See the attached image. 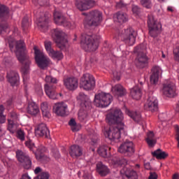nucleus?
<instances>
[{
	"label": "nucleus",
	"instance_id": "obj_15",
	"mask_svg": "<svg viewBox=\"0 0 179 179\" xmlns=\"http://www.w3.org/2000/svg\"><path fill=\"white\" fill-rule=\"evenodd\" d=\"M145 110L155 113L159 110V103L156 97L150 96L147 100V103L144 105Z\"/></svg>",
	"mask_w": 179,
	"mask_h": 179
},
{
	"label": "nucleus",
	"instance_id": "obj_5",
	"mask_svg": "<svg viewBox=\"0 0 179 179\" xmlns=\"http://www.w3.org/2000/svg\"><path fill=\"white\" fill-rule=\"evenodd\" d=\"M145 51H146V45L143 43L134 48V52L137 54L136 65L138 68H145L148 64V56L145 54Z\"/></svg>",
	"mask_w": 179,
	"mask_h": 179
},
{
	"label": "nucleus",
	"instance_id": "obj_1",
	"mask_svg": "<svg viewBox=\"0 0 179 179\" xmlns=\"http://www.w3.org/2000/svg\"><path fill=\"white\" fill-rule=\"evenodd\" d=\"M15 52L18 61L24 64L21 68L22 75H27L30 71L31 62L29 59V56L27 55L24 41L20 40L16 42Z\"/></svg>",
	"mask_w": 179,
	"mask_h": 179
},
{
	"label": "nucleus",
	"instance_id": "obj_41",
	"mask_svg": "<svg viewBox=\"0 0 179 179\" xmlns=\"http://www.w3.org/2000/svg\"><path fill=\"white\" fill-rule=\"evenodd\" d=\"M127 178L138 179V173L134 170H129L124 172Z\"/></svg>",
	"mask_w": 179,
	"mask_h": 179
},
{
	"label": "nucleus",
	"instance_id": "obj_27",
	"mask_svg": "<svg viewBox=\"0 0 179 179\" xmlns=\"http://www.w3.org/2000/svg\"><path fill=\"white\" fill-rule=\"evenodd\" d=\"M28 114L36 116L40 113V108L34 102H29L27 108Z\"/></svg>",
	"mask_w": 179,
	"mask_h": 179
},
{
	"label": "nucleus",
	"instance_id": "obj_7",
	"mask_svg": "<svg viewBox=\"0 0 179 179\" xmlns=\"http://www.w3.org/2000/svg\"><path fill=\"white\" fill-rule=\"evenodd\" d=\"M147 23L150 36L154 38L157 37L162 30V24L157 22L153 14H148Z\"/></svg>",
	"mask_w": 179,
	"mask_h": 179
},
{
	"label": "nucleus",
	"instance_id": "obj_53",
	"mask_svg": "<svg viewBox=\"0 0 179 179\" xmlns=\"http://www.w3.org/2000/svg\"><path fill=\"white\" fill-rule=\"evenodd\" d=\"M173 59L179 62V45L173 50Z\"/></svg>",
	"mask_w": 179,
	"mask_h": 179
},
{
	"label": "nucleus",
	"instance_id": "obj_8",
	"mask_svg": "<svg viewBox=\"0 0 179 179\" xmlns=\"http://www.w3.org/2000/svg\"><path fill=\"white\" fill-rule=\"evenodd\" d=\"M113 101V96L110 93L100 92L95 94L94 103L96 107H108L109 104H111Z\"/></svg>",
	"mask_w": 179,
	"mask_h": 179
},
{
	"label": "nucleus",
	"instance_id": "obj_59",
	"mask_svg": "<svg viewBox=\"0 0 179 179\" xmlns=\"http://www.w3.org/2000/svg\"><path fill=\"white\" fill-rule=\"evenodd\" d=\"M6 41H8L10 49L12 50L15 45V40L13 38H6Z\"/></svg>",
	"mask_w": 179,
	"mask_h": 179
},
{
	"label": "nucleus",
	"instance_id": "obj_29",
	"mask_svg": "<svg viewBox=\"0 0 179 179\" xmlns=\"http://www.w3.org/2000/svg\"><path fill=\"white\" fill-rule=\"evenodd\" d=\"M130 95L134 100H141L142 90L138 86H135L130 90Z\"/></svg>",
	"mask_w": 179,
	"mask_h": 179
},
{
	"label": "nucleus",
	"instance_id": "obj_52",
	"mask_svg": "<svg viewBox=\"0 0 179 179\" xmlns=\"http://www.w3.org/2000/svg\"><path fill=\"white\" fill-rule=\"evenodd\" d=\"M69 124L70 125V127H71V131H73V132H76L78 131V129H76V121H75V119H71L69 122Z\"/></svg>",
	"mask_w": 179,
	"mask_h": 179
},
{
	"label": "nucleus",
	"instance_id": "obj_25",
	"mask_svg": "<svg viewBox=\"0 0 179 179\" xmlns=\"http://www.w3.org/2000/svg\"><path fill=\"white\" fill-rule=\"evenodd\" d=\"M69 155L71 157H80L83 155L82 147L76 145H71L69 150Z\"/></svg>",
	"mask_w": 179,
	"mask_h": 179
},
{
	"label": "nucleus",
	"instance_id": "obj_26",
	"mask_svg": "<svg viewBox=\"0 0 179 179\" xmlns=\"http://www.w3.org/2000/svg\"><path fill=\"white\" fill-rule=\"evenodd\" d=\"M112 92L115 96H117V97H122L127 94V90H125V88H124V87L120 84H117L113 87Z\"/></svg>",
	"mask_w": 179,
	"mask_h": 179
},
{
	"label": "nucleus",
	"instance_id": "obj_14",
	"mask_svg": "<svg viewBox=\"0 0 179 179\" xmlns=\"http://www.w3.org/2000/svg\"><path fill=\"white\" fill-rule=\"evenodd\" d=\"M118 152L120 153H124V155H134L135 153L134 143L128 141L124 142L120 145Z\"/></svg>",
	"mask_w": 179,
	"mask_h": 179
},
{
	"label": "nucleus",
	"instance_id": "obj_56",
	"mask_svg": "<svg viewBox=\"0 0 179 179\" xmlns=\"http://www.w3.org/2000/svg\"><path fill=\"white\" fill-rule=\"evenodd\" d=\"M146 142L150 148H153L156 145L157 141L156 138L154 139H146Z\"/></svg>",
	"mask_w": 179,
	"mask_h": 179
},
{
	"label": "nucleus",
	"instance_id": "obj_49",
	"mask_svg": "<svg viewBox=\"0 0 179 179\" xmlns=\"http://www.w3.org/2000/svg\"><path fill=\"white\" fill-rule=\"evenodd\" d=\"M29 26H30V22H29V17H24L22 22V27L23 30H26V29H29Z\"/></svg>",
	"mask_w": 179,
	"mask_h": 179
},
{
	"label": "nucleus",
	"instance_id": "obj_17",
	"mask_svg": "<svg viewBox=\"0 0 179 179\" xmlns=\"http://www.w3.org/2000/svg\"><path fill=\"white\" fill-rule=\"evenodd\" d=\"M64 85L68 90H76L79 86V80L76 77H68L64 79Z\"/></svg>",
	"mask_w": 179,
	"mask_h": 179
},
{
	"label": "nucleus",
	"instance_id": "obj_39",
	"mask_svg": "<svg viewBox=\"0 0 179 179\" xmlns=\"http://www.w3.org/2000/svg\"><path fill=\"white\" fill-rule=\"evenodd\" d=\"M10 29L8 23L1 22H0V34H5V33H9Z\"/></svg>",
	"mask_w": 179,
	"mask_h": 179
},
{
	"label": "nucleus",
	"instance_id": "obj_44",
	"mask_svg": "<svg viewBox=\"0 0 179 179\" xmlns=\"http://www.w3.org/2000/svg\"><path fill=\"white\" fill-rule=\"evenodd\" d=\"M25 146L31 150V152H33L34 153V149H36V145H34L33 141L31 139H29L28 141H26L25 143Z\"/></svg>",
	"mask_w": 179,
	"mask_h": 179
},
{
	"label": "nucleus",
	"instance_id": "obj_43",
	"mask_svg": "<svg viewBox=\"0 0 179 179\" xmlns=\"http://www.w3.org/2000/svg\"><path fill=\"white\" fill-rule=\"evenodd\" d=\"M3 111H5L3 105H0V124H5L6 122V116L4 115Z\"/></svg>",
	"mask_w": 179,
	"mask_h": 179
},
{
	"label": "nucleus",
	"instance_id": "obj_6",
	"mask_svg": "<svg viewBox=\"0 0 179 179\" xmlns=\"http://www.w3.org/2000/svg\"><path fill=\"white\" fill-rule=\"evenodd\" d=\"M103 21V13L98 10H94L89 13V15L84 20L85 26H99L100 23Z\"/></svg>",
	"mask_w": 179,
	"mask_h": 179
},
{
	"label": "nucleus",
	"instance_id": "obj_33",
	"mask_svg": "<svg viewBox=\"0 0 179 179\" xmlns=\"http://www.w3.org/2000/svg\"><path fill=\"white\" fill-rule=\"evenodd\" d=\"M65 16L64 14L59 11H55L54 13V20L56 24L61 26L62 23H64V20H65Z\"/></svg>",
	"mask_w": 179,
	"mask_h": 179
},
{
	"label": "nucleus",
	"instance_id": "obj_38",
	"mask_svg": "<svg viewBox=\"0 0 179 179\" xmlns=\"http://www.w3.org/2000/svg\"><path fill=\"white\" fill-rule=\"evenodd\" d=\"M17 127L16 124H15V122L10 119H8V131H9L11 134H15Z\"/></svg>",
	"mask_w": 179,
	"mask_h": 179
},
{
	"label": "nucleus",
	"instance_id": "obj_54",
	"mask_svg": "<svg viewBox=\"0 0 179 179\" xmlns=\"http://www.w3.org/2000/svg\"><path fill=\"white\" fill-rule=\"evenodd\" d=\"M87 8V9H92V8H94L96 6V1L93 0H86Z\"/></svg>",
	"mask_w": 179,
	"mask_h": 179
},
{
	"label": "nucleus",
	"instance_id": "obj_19",
	"mask_svg": "<svg viewBox=\"0 0 179 179\" xmlns=\"http://www.w3.org/2000/svg\"><path fill=\"white\" fill-rule=\"evenodd\" d=\"M35 134L36 136H41V138H50V130L47 127V124L44 123L39 124L35 129Z\"/></svg>",
	"mask_w": 179,
	"mask_h": 179
},
{
	"label": "nucleus",
	"instance_id": "obj_31",
	"mask_svg": "<svg viewBox=\"0 0 179 179\" xmlns=\"http://www.w3.org/2000/svg\"><path fill=\"white\" fill-rule=\"evenodd\" d=\"M152 155L153 157H156V159H157L158 160H163L164 159H166V157H169V154L162 150V149L160 148L152 152Z\"/></svg>",
	"mask_w": 179,
	"mask_h": 179
},
{
	"label": "nucleus",
	"instance_id": "obj_58",
	"mask_svg": "<svg viewBox=\"0 0 179 179\" xmlns=\"http://www.w3.org/2000/svg\"><path fill=\"white\" fill-rule=\"evenodd\" d=\"M41 111H47L50 110V107H48V103L43 102L41 105Z\"/></svg>",
	"mask_w": 179,
	"mask_h": 179
},
{
	"label": "nucleus",
	"instance_id": "obj_13",
	"mask_svg": "<svg viewBox=\"0 0 179 179\" xmlns=\"http://www.w3.org/2000/svg\"><path fill=\"white\" fill-rule=\"evenodd\" d=\"M16 157L25 170H30L31 169V159H30L29 155L22 150H17L16 152Z\"/></svg>",
	"mask_w": 179,
	"mask_h": 179
},
{
	"label": "nucleus",
	"instance_id": "obj_3",
	"mask_svg": "<svg viewBox=\"0 0 179 179\" xmlns=\"http://www.w3.org/2000/svg\"><path fill=\"white\" fill-rule=\"evenodd\" d=\"M124 132H125L124 124H114L108 129L105 130L103 134L106 138H108L110 141L118 142V139L121 138V134H124Z\"/></svg>",
	"mask_w": 179,
	"mask_h": 179
},
{
	"label": "nucleus",
	"instance_id": "obj_36",
	"mask_svg": "<svg viewBox=\"0 0 179 179\" xmlns=\"http://www.w3.org/2000/svg\"><path fill=\"white\" fill-rule=\"evenodd\" d=\"M49 56L53 58V59H57L58 61H61L64 58V55L61 52L54 50L49 53Z\"/></svg>",
	"mask_w": 179,
	"mask_h": 179
},
{
	"label": "nucleus",
	"instance_id": "obj_12",
	"mask_svg": "<svg viewBox=\"0 0 179 179\" xmlns=\"http://www.w3.org/2000/svg\"><path fill=\"white\" fill-rule=\"evenodd\" d=\"M122 38L127 45H134L136 41V32L135 29L131 27L124 29Z\"/></svg>",
	"mask_w": 179,
	"mask_h": 179
},
{
	"label": "nucleus",
	"instance_id": "obj_35",
	"mask_svg": "<svg viewBox=\"0 0 179 179\" xmlns=\"http://www.w3.org/2000/svg\"><path fill=\"white\" fill-rule=\"evenodd\" d=\"M126 114L129 115L130 118H132V120H134V121H135L136 122H139V121H141V114L136 112L131 111L129 109H126Z\"/></svg>",
	"mask_w": 179,
	"mask_h": 179
},
{
	"label": "nucleus",
	"instance_id": "obj_11",
	"mask_svg": "<svg viewBox=\"0 0 179 179\" xmlns=\"http://www.w3.org/2000/svg\"><path fill=\"white\" fill-rule=\"evenodd\" d=\"M80 85L84 90H93L96 86V80L90 73H85L81 78Z\"/></svg>",
	"mask_w": 179,
	"mask_h": 179
},
{
	"label": "nucleus",
	"instance_id": "obj_2",
	"mask_svg": "<svg viewBox=\"0 0 179 179\" xmlns=\"http://www.w3.org/2000/svg\"><path fill=\"white\" fill-rule=\"evenodd\" d=\"M99 43L100 38L97 35L83 34L81 36V45L85 51H96Z\"/></svg>",
	"mask_w": 179,
	"mask_h": 179
},
{
	"label": "nucleus",
	"instance_id": "obj_21",
	"mask_svg": "<svg viewBox=\"0 0 179 179\" xmlns=\"http://www.w3.org/2000/svg\"><path fill=\"white\" fill-rule=\"evenodd\" d=\"M162 91L166 97H174L177 95V93H176V85L174 83L164 84Z\"/></svg>",
	"mask_w": 179,
	"mask_h": 179
},
{
	"label": "nucleus",
	"instance_id": "obj_63",
	"mask_svg": "<svg viewBox=\"0 0 179 179\" xmlns=\"http://www.w3.org/2000/svg\"><path fill=\"white\" fill-rule=\"evenodd\" d=\"M147 138L146 139H155V134L153 131H150L148 135H147Z\"/></svg>",
	"mask_w": 179,
	"mask_h": 179
},
{
	"label": "nucleus",
	"instance_id": "obj_10",
	"mask_svg": "<svg viewBox=\"0 0 179 179\" xmlns=\"http://www.w3.org/2000/svg\"><path fill=\"white\" fill-rule=\"evenodd\" d=\"M34 51L35 54V61L38 66H39L41 69L47 68L51 62L50 58L45 56V55H44L43 52L40 51V50L37 49L36 46L34 47Z\"/></svg>",
	"mask_w": 179,
	"mask_h": 179
},
{
	"label": "nucleus",
	"instance_id": "obj_32",
	"mask_svg": "<svg viewBox=\"0 0 179 179\" xmlns=\"http://www.w3.org/2000/svg\"><path fill=\"white\" fill-rule=\"evenodd\" d=\"M110 149L111 148L107 145H101L98 149V153L102 157H110Z\"/></svg>",
	"mask_w": 179,
	"mask_h": 179
},
{
	"label": "nucleus",
	"instance_id": "obj_30",
	"mask_svg": "<svg viewBox=\"0 0 179 179\" xmlns=\"http://www.w3.org/2000/svg\"><path fill=\"white\" fill-rule=\"evenodd\" d=\"M47 152V148L44 147V145H41L36 149V152L34 151V153L36 156L37 160H43L45 158L44 153Z\"/></svg>",
	"mask_w": 179,
	"mask_h": 179
},
{
	"label": "nucleus",
	"instance_id": "obj_23",
	"mask_svg": "<svg viewBox=\"0 0 179 179\" xmlns=\"http://www.w3.org/2000/svg\"><path fill=\"white\" fill-rule=\"evenodd\" d=\"M7 79L11 86H17V85H19V82L20 81L19 73L13 71H10V72L7 73Z\"/></svg>",
	"mask_w": 179,
	"mask_h": 179
},
{
	"label": "nucleus",
	"instance_id": "obj_4",
	"mask_svg": "<svg viewBox=\"0 0 179 179\" xmlns=\"http://www.w3.org/2000/svg\"><path fill=\"white\" fill-rule=\"evenodd\" d=\"M52 37L59 50H65L68 45V36L59 29L51 30Z\"/></svg>",
	"mask_w": 179,
	"mask_h": 179
},
{
	"label": "nucleus",
	"instance_id": "obj_50",
	"mask_svg": "<svg viewBox=\"0 0 179 179\" xmlns=\"http://www.w3.org/2000/svg\"><path fill=\"white\" fill-rule=\"evenodd\" d=\"M17 139H20V141H22V142H23V141H24L25 139V133L24 131L22 130V129H19L17 131Z\"/></svg>",
	"mask_w": 179,
	"mask_h": 179
},
{
	"label": "nucleus",
	"instance_id": "obj_37",
	"mask_svg": "<svg viewBox=\"0 0 179 179\" xmlns=\"http://www.w3.org/2000/svg\"><path fill=\"white\" fill-rule=\"evenodd\" d=\"M38 25L42 29H47L48 27V17L43 16L38 20Z\"/></svg>",
	"mask_w": 179,
	"mask_h": 179
},
{
	"label": "nucleus",
	"instance_id": "obj_61",
	"mask_svg": "<svg viewBox=\"0 0 179 179\" xmlns=\"http://www.w3.org/2000/svg\"><path fill=\"white\" fill-rule=\"evenodd\" d=\"M42 114L43 117H45V118H50V117H51V114L50 113V110L42 111Z\"/></svg>",
	"mask_w": 179,
	"mask_h": 179
},
{
	"label": "nucleus",
	"instance_id": "obj_46",
	"mask_svg": "<svg viewBox=\"0 0 179 179\" xmlns=\"http://www.w3.org/2000/svg\"><path fill=\"white\" fill-rule=\"evenodd\" d=\"M9 118L8 120H11L13 122L19 121V115L16 111L13 110L9 113Z\"/></svg>",
	"mask_w": 179,
	"mask_h": 179
},
{
	"label": "nucleus",
	"instance_id": "obj_62",
	"mask_svg": "<svg viewBox=\"0 0 179 179\" xmlns=\"http://www.w3.org/2000/svg\"><path fill=\"white\" fill-rule=\"evenodd\" d=\"M176 139L178 141V148H179V127H178V126H176Z\"/></svg>",
	"mask_w": 179,
	"mask_h": 179
},
{
	"label": "nucleus",
	"instance_id": "obj_47",
	"mask_svg": "<svg viewBox=\"0 0 179 179\" xmlns=\"http://www.w3.org/2000/svg\"><path fill=\"white\" fill-rule=\"evenodd\" d=\"M140 3L143 8H146L147 9H150V8H152L151 0H141Z\"/></svg>",
	"mask_w": 179,
	"mask_h": 179
},
{
	"label": "nucleus",
	"instance_id": "obj_9",
	"mask_svg": "<svg viewBox=\"0 0 179 179\" xmlns=\"http://www.w3.org/2000/svg\"><path fill=\"white\" fill-rule=\"evenodd\" d=\"M124 115L121 109L115 108L113 111L106 115V122L109 125H114V124H124Z\"/></svg>",
	"mask_w": 179,
	"mask_h": 179
},
{
	"label": "nucleus",
	"instance_id": "obj_60",
	"mask_svg": "<svg viewBox=\"0 0 179 179\" xmlns=\"http://www.w3.org/2000/svg\"><path fill=\"white\" fill-rule=\"evenodd\" d=\"M157 173L156 172H150L148 179H157Z\"/></svg>",
	"mask_w": 179,
	"mask_h": 179
},
{
	"label": "nucleus",
	"instance_id": "obj_28",
	"mask_svg": "<svg viewBox=\"0 0 179 179\" xmlns=\"http://www.w3.org/2000/svg\"><path fill=\"white\" fill-rule=\"evenodd\" d=\"M96 171L101 177H106V176L110 173V169H108V167L103 164L101 162H99L96 164Z\"/></svg>",
	"mask_w": 179,
	"mask_h": 179
},
{
	"label": "nucleus",
	"instance_id": "obj_16",
	"mask_svg": "<svg viewBox=\"0 0 179 179\" xmlns=\"http://www.w3.org/2000/svg\"><path fill=\"white\" fill-rule=\"evenodd\" d=\"M77 100L80 101V106L84 111H88L92 108V103L89 101V97L83 92H80L77 96Z\"/></svg>",
	"mask_w": 179,
	"mask_h": 179
},
{
	"label": "nucleus",
	"instance_id": "obj_57",
	"mask_svg": "<svg viewBox=\"0 0 179 179\" xmlns=\"http://www.w3.org/2000/svg\"><path fill=\"white\" fill-rule=\"evenodd\" d=\"M132 12L135 15H139L141 13V8L136 5L132 6Z\"/></svg>",
	"mask_w": 179,
	"mask_h": 179
},
{
	"label": "nucleus",
	"instance_id": "obj_42",
	"mask_svg": "<svg viewBox=\"0 0 179 179\" xmlns=\"http://www.w3.org/2000/svg\"><path fill=\"white\" fill-rule=\"evenodd\" d=\"M60 26H64V27H66L67 29H75V27H76L75 22H71L68 21L66 18H64V20Z\"/></svg>",
	"mask_w": 179,
	"mask_h": 179
},
{
	"label": "nucleus",
	"instance_id": "obj_45",
	"mask_svg": "<svg viewBox=\"0 0 179 179\" xmlns=\"http://www.w3.org/2000/svg\"><path fill=\"white\" fill-rule=\"evenodd\" d=\"M45 82H46V84L48 85H56V83H58V80H57V78L50 76H46L45 78Z\"/></svg>",
	"mask_w": 179,
	"mask_h": 179
},
{
	"label": "nucleus",
	"instance_id": "obj_48",
	"mask_svg": "<svg viewBox=\"0 0 179 179\" xmlns=\"http://www.w3.org/2000/svg\"><path fill=\"white\" fill-rule=\"evenodd\" d=\"M52 43L51 41H45V48L49 55L52 52V51L54 50V49H52Z\"/></svg>",
	"mask_w": 179,
	"mask_h": 179
},
{
	"label": "nucleus",
	"instance_id": "obj_64",
	"mask_svg": "<svg viewBox=\"0 0 179 179\" xmlns=\"http://www.w3.org/2000/svg\"><path fill=\"white\" fill-rule=\"evenodd\" d=\"M20 179H31V178H30V176H29V174L24 173Z\"/></svg>",
	"mask_w": 179,
	"mask_h": 179
},
{
	"label": "nucleus",
	"instance_id": "obj_22",
	"mask_svg": "<svg viewBox=\"0 0 179 179\" xmlns=\"http://www.w3.org/2000/svg\"><path fill=\"white\" fill-rule=\"evenodd\" d=\"M152 75L150 78L152 85H156L159 82V76L162 75V69L159 66H155L152 69Z\"/></svg>",
	"mask_w": 179,
	"mask_h": 179
},
{
	"label": "nucleus",
	"instance_id": "obj_40",
	"mask_svg": "<svg viewBox=\"0 0 179 179\" xmlns=\"http://www.w3.org/2000/svg\"><path fill=\"white\" fill-rule=\"evenodd\" d=\"M78 9H79V10L83 11V10H87V5L86 3V0H83V1H77V3H76Z\"/></svg>",
	"mask_w": 179,
	"mask_h": 179
},
{
	"label": "nucleus",
	"instance_id": "obj_51",
	"mask_svg": "<svg viewBox=\"0 0 179 179\" xmlns=\"http://www.w3.org/2000/svg\"><path fill=\"white\" fill-rule=\"evenodd\" d=\"M87 117V113L86 112H83L82 110H80L78 112V119L81 121L83 122L86 118Z\"/></svg>",
	"mask_w": 179,
	"mask_h": 179
},
{
	"label": "nucleus",
	"instance_id": "obj_34",
	"mask_svg": "<svg viewBox=\"0 0 179 179\" xmlns=\"http://www.w3.org/2000/svg\"><path fill=\"white\" fill-rule=\"evenodd\" d=\"M9 17V8L5 5L0 4V19L6 20Z\"/></svg>",
	"mask_w": 179,
	"mask_h": 179
},
{
	"label": "nucleus",
	"instance_id": "obj_55",
	"mask_svg": "<svg viewBox=\"0 0 179 179\" xmlns=\"http://www.w3.org/2000/svg\"><path fill=\"white\" fill-rule=\"evenodd\" d=\"M50 178V174L47 172H42L38 175L36 179H48Z\"/></svg>",
	"mask_w": 179,
	"mask_h": 179
},
{
	"label": "nucleus",
	"instance_id": "obj_24",
	"mask_svg": "<svg viewBox=\"0 0 179 179\" xmlns=\"http://www.w3.org/2000/svg\"><path fill=\"white\" fill-rule=\"evenodd\" d=\"M113 20L116 23L123 24V23L128 22V15L127 13L119 11L113 15Z\"/></svg>",
	"mask_w": 179,
	"mask_h": 179
},
{
	"label": "nucleus",
	"instance_id": "obj_20",
	"mask_svg": "<svg viewBox=\"0 0 179 179\" xmlns=\"http://www.w3.org/2000/svg\"><path fill=\"white\" fill-rule=\"evenodd\" d=\"M44 90L45 94L48 96V97H49V99H52V100H57L58 94L56 91L57 87L55 85L45 84Z\"/></svg>",
	"mask_w": 179,
	"mask_h": 179
},
{
	"label": "nucleus",
	"instance_id": "obj_18",
	"mask_svg": "<svg viewBox=\"0 0 179 179\" xmlns=\"http://www.w3.org/2000/svg\"><path fill=\"white\" fill-rule=\"evenodd\" d=\"M67 110L68 105L64 102H58L53 106V112L60 117H65Z\"/></svg>",
	"mask_w": 179,
	"mask_h": 179
}]
</instances>
